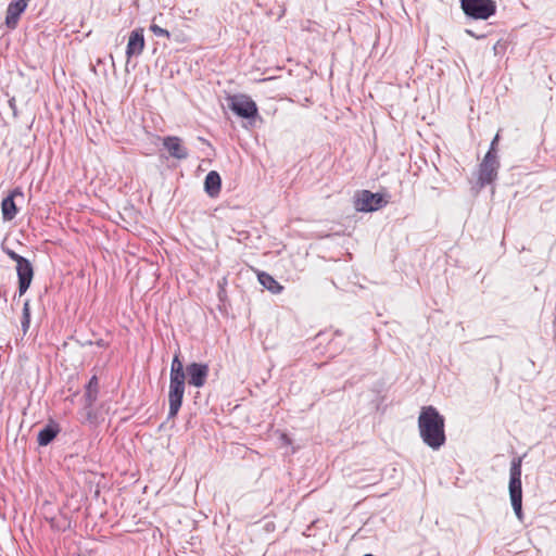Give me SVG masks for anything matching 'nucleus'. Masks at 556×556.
Masks as SVG:
<instances>
[{
  "mask_svg": "<svg viewBox=\"0 0 556 556\" xmlns=\"http://www.w3.org/2000/svg\"><path fill=\"white\" fill-rule=\"evenodd\" d=\"M445 419L433 406L421 407L418 416V430L422 442L430 448L438 451L446 442Z\"/></svg>",
  "mask_w": 556,
  "mask_h": 556,
  "instance_id": "obj_1",
  "label": "nucleus"
},
{
  "mask_svg": "<svg viewBox=\"0 0 556 556\" xmlns=\"http://www.w3.org/2000/svg\"><path fill=\"white\" fill-rule=\"evenodd\" d=\"M509 496L517 518L522 521L521 458H514L509 470Z\"/></svg>",
  "mask_w": 556,
  "mask_h": 556,
  "instance_id": "obj_2",
  "label": "nucleus"
},
{
  "mask_svg": "<svg viewBox=\"0 0 556 556\" xmlns=\"http://www.w3.org/2000/svg\"><path fill=\"white\" fill-rule=\"evenodd\" d=\"M464 13L475 20H488L496 12L493 0H460Z\"/></svg>",
  "mask_w": 556,
  "mask_h": 556,
  "instance_id": "obj_3",
  "label": "nucleus"
},
{
  "mask_svg": "<svg viewBox=\"0 0 556 556\" xmlns=\"http://www.w3.org/2000/svg\"><path fill=\"white\" fill-rule=\"evenodd\" d=\"M498 168V156L494 155L493 152L486 153L478 169V185L480 188L492 184L497 178Z\"/></svg>",
  "mask_w": 556,
  "mask_h": 556,
  "instance_id": "obj_4",
  "label": "nucleus"
},
{
  "mask_svg": "<svg viewBox=\"0 0 556 556\" xmlns=\"http://www.w3.org/2000/svg\"><path fill=\"white\" fill-rule=\"evenodd\" d=\"M229 108L235 114L243 118H253L257 114L256 103L245 94L231 97Z\"/></svg>",
  "mask_w": 556,
  "mask_h": 556,
  "instance_id": "obj_5",
  "label": "nucleus"
},
{
  "mask_svg": "<svg viewBox=\"0 0 556 556\" xmlns=\"http://www.w3.org/2000/svg\"><path fill=\"white\" fill-rule=\"evenodd\" d=\"M386 204L387 201L380 193L363 190L357 195L355 207L361 212H372L383 207Z\"/></svg>",
  "mask_w": 556,
  "mask_h": 556,
  "instance_id": "obj_6",
  "label": "nucleus"
},
{
  "mask_svg": "<svg viewBox=\"0 0 556 556\" xmlns=\"http://www.w3.org/2000/svg\"><path fill=\"white\" fill-rule=\"evenodd\" d=\"M208 365L203 363H191L187 365L186 372L188 377V383L195 388H202L208 377Z\"/></svg>",
  "mask_w": 556,
  "mask_h": 556,
  "instance_id": "obj_7",
  "label": "nucleus"
},
{
  "mask_svg": "<svg viewBox=\"0 0 556 556\" xmlns=\"http://www.w3.org/2000/svg\"><path fill=\"white\" fill-rule=\"evenodd\" d=\"M16 271L18 278V294L23 295L31 283L34 277V268L31 263L25 258L18 261V264H16Z\"/></svg>",
  "mask_w": 556,
  "mask_h": 556,
  "instance_id": "obj_8",
  "label": "nucleus"
},
{
  "mask_svg": "<svg viewBox=\"0 0 556 556\" xmlns=\"http://www.w3.org/2000/svg\"><path fill=\"white\" fill-rule=\"evenodd\" d=\"M28 5L27 0H11L5 15V25L10 29L16 28L22 13Z\"/></svg>",
  "mask_w": 556,
  "mask_h": 556,
  "instance_id": "obj_9",
  "label": "nucleus"
},
{
  "mask_svg": "<svg viewBox=\"0 0 556 556\" xmlns=\"http://www.w3.org/2000/svg\"><path fill=\"white\" fill-rule=\"evenodd\" d=\"M186 386L169 384L168 390V416L167 419H174L182 405Z\"/></svg>",
  "mask_w": 556,
  "mask_h": 556,
  "instance_id": "obj_10",
  "label": "nucleus"
},
{
  "mask_svg": "<svg viewBox=\"0 0 556 556\" xmlns=\"http://www.w3.org/2000/svg\"><path fill=\"white\" fill-rule=\"evenodd\" d=\"M163 147L168 154L177 160H186L189 156L188 149L182 144V140L176 136H167L163 138Z\"/></svg>",
  "mask_w": 556,
  "mask_h": 556,
  "instance_id": "obj_11",
  "label": "nucleus"
},
{
  "mask_svg": "<svg viewBox=\"0 0 556 556\" xmlns=\"http://www.w3.org/2000/svg\"><path fill=\"white\" fill-rule=\"evenodd\" d=\"M143 48H144L143 28H136L130 33L129 38H128V43L126 47L127 59L140 55L143 51Z\"/></svg>",
  "mask_w": 556,
  "mask_h": 556,
  "instance_id": "obj_12",
  "label": "nucleus"
},
{
  "mask_svg": "<svg viewBox=\"0 0 556 556\" xmlns=\"http://www.w3.org/2000/svg\"><path fill=\"white\" fill-rule=\"evenodd\" d=\"M16 195L23 197V192L20 188L11 191V193L1 202L2 216L4 220H12L17 214V207L14 202V198Z\"/></svg>",
  "mask_w": 556,
  "mask_h": 556,
  "instance_id": "obj_13",
  "label": "nucleus"
},
{
  "mask_svg": "<svg viewBox=\"0 0 556 556\" xmlns=\"http://www.w3.org/2000/svg\"><path fill=\"white\" fill-rule=\"evenodd\" d=\"M220 186H222V179L217 172L212 170L210 172L204 180V189L205 192L212 197L215 198L220 192Z\"/></svg>",
  "mask_w": 556,
  "mask_h": 556,
  "instance_id": "obj_14",
  "label": "nucleus"
},
{
  "mask_svg": "<svg viewBox=\"0 0 556 556\" xmlns=\"http://www.w3.org/2000/svg\"><path fill=\"white\" fill-rule=\"evenodd\" d=\"M257 279L258 282L273 294H279L283 290V287L271 275L265 271H260Z\"/></svg>",
  "mask_w": 556,
  "mask_h": 556,
  "instance_id": "obj_15",
  "label": "nucleus"
},
{
  "mask_svg": "<svg viewBox=\"0 0 556 556\" xmlns=\"http://www.w3.org/2000/svg\"><path fill=\"white\" fill-rule=\"evenodd\" d=\"M98 392H99V381H98L97 376H92L86 386V391H85V395H84L86 407H91L94 404V402L97 401V397H98Z\"/></svg>",
  "mask_w": 556,
  "mask_h": 556,
  "instance_id": "obj_16",
  "label": "nucleus"
},
{
  "mask_svg": "<svg viewBox=\"0 0 556 556\" xmlns=\"http://www.w3.org/2000/svg\"><path fill=\"white\" fill-rule=\"evenodd\" d=\"M59 433V427L56 425H47L38 433V444L46 446L53 441Z\"/></svg>",
  "mask_w": 556,
  "mask_h": 556,
  "instance_id": "obj_17",
  "label": "nucleus"
},
{
  "mask_svg": "<svg viewBox=\"0 0 556 556\" xmlns=\"http://www.w3.org/2000/svg\"><path fill=\"white\" fill-rule=\"evenodd\" d=\"M21 324H22L23 332L26 333L27 330L29 329V325H30V304H29V300H26L24 302V304H23V313H22Z\"/></svg>",
  "mask_w": 556,
  "mask_h": 556,
  "instance_id": "obj_18",
  "label": "nucleus"
},
{
  "mask_svg": "<svg viewBox=\"0 0 556 556\" xmlns=\"http://www.w3.org/2000/svg\"><path fill=\"white\" fill-rule=\"evenodd\" d=\"M186 378H188L186 369L170 371L169 384L186 386Z\"/></svg>",
  "mask_w": 556,
  "mask_h": 556,
  "instance_id": "obj_19",
  "label": "nucleus"
},
{
  "mask_svg": "<svg viewBox=\"0 0 556 556\" xmlns=\"http://www.w3.org/2000/svg\"><path fill=\"white\" fill-rule=\"evenodd\" d=\"M150 30L157 37H166V38H169L170 37V34L167 29L165 28H162L161 26L152 23L150 25Z\"/></svg>",
  "mask_w": 556,
  "mask_h": 556,
  "instance_id": "obj_20",
  "label": "nucleus"
},
{
  "mask_svg": "<svg viewBox=\"0 0 556 556\" xmlns=\"http://www.w3.org/2000/svg\"><path fill=\"white\" fill-rule=\"evenodd\" d=\"M182 369H186V368L184 367L182 362L179 359V355L176 354L174 356L172 365H170V371H177V370H182Z\"/></svg>",
  "mask_w": 556,
  "mask_h": 556,
  "instance_id": "obj_21",
  "label": "nucleus"
},
{
  "mask_svg": "<svg viewBox=\"0 0 556 556\" xmlns=\"http://www.w3.org/2000/svg\"><path fill=\"white\" fill-rule=\"evenodd\" d=\"M498 139H500V136L497 134L493 138V140H492V142L490 144V149H489V151L486 153H492L493 152L494 155H497V148L496 147H497Z\"/></svg>",
  "mask_w": 556,
  "mask_h": 556,
  "instance_id": "obj_22",
  "label": "nucleus"
},
{
  "mask_svg": "<svg viewBox=\"0 0 556 556\" xmlns=\"http://www.w3.org/2000/svg\"><path fill=\"white\" fill-rule=\"evenodd\" d=\"M7 254L9 255V257L13 261L16 262V264H18V261L20 260H25L24 256H21L20 254L15 253L14 251L12 250H8Z\"/></svg>",
  "mask_w": 556,
  "mask_h": 556,
  "instance_id": "obj_23",
  "label": "nucleus"
},
{
  "mask_svg": "<svg viewBox=\"0 0 556 556\" xmlns=\"http://www.w3.org/2000/svg\"><path fill=\"white\" fill-rule=\"evenodd\" d=\"M466 33L471 36V37H475V38H483L484 36L481 35V36H478L475 34V31L470 30V29H467Z\"/></svg>",
  "mask_w": 556,
  "mask_h": 556,
  "instance_id": "obj_24",
  "label": "nucleus"
},
{
  "mask_svg": "<svg viewBox=\"0 0 556 556\" xmlns=\"http://www.w3.org/2000/svg\"><path fill=\"white\" fill-rule=\"evenodd\" d=\"M97 345H98V346H104V345H105V343H104V341L101 339V340L97 341Z\"/></svg>",
  "mask_w": 556,
  "mask_h": 556,
  "instance_id": "obj_25",
  "label": "nucleus"
}]
</instances>
